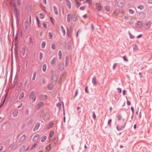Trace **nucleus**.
I'll return each mask as SVG.
<instances>
[{
	"mask_svg": "<svg viewBox=\"0 0 152 152\" xmlns=\"http://www.w3.org/2000/svg\"><path fill=\"white\" fill-rule=\"evenodd\" d=\"M118 118L119 122L117 126V129L118 131H120L123 129L125 127L126 124V121L125 120L124 118L120 115L118 116Z\"/></svg>",
	"mask_w": 152,
	"mask_h": 152,
	"instance_id": "nucleus-1",
	"label": "nucleus"
},
{
	"mask_svg": "<svg viewBox=\"0 0 152 152\" xmlns=\"http://www.w3.org/2000/svg\"><path fill=\"white\" fill-rule=\"evenodd\" d=\"M40 116L42 117L45 120L48 119L50 117L49 113L45 111H42L40 114Z\"/></svg>",
	"mask_w": 152,
	"mask_h": 152,
	"instance_id": "nucleus-2",
	"label": "nucleus"
},
{
	"mask_svg": "<svg viewBox=\"0 0 152 152\" xmlns=\"http://www.w3.org/2000/svg\"><path fill=\"white\" fill-rule=\"evenodd\" d=\"M151 25V22L150 21H147L145 22L144 26V28L146 30H148L150 28Z\"/></svg>",
	"mask_w": 152,
	"mask_h": 152,
	"instance_id": "nucleus-3",
	"label": "nucleus"
},
{
	"mask_svg": "<svg viewBox=\"0 0 152 152\" xmlns=\"http://www.w3.org/2000/svg\"><path fill=\"white\" fill-rule=\"evenodd\" d=\"M124 0H119L117 2V5L119 7H121L124 6Z\"/></svg>",
	"mask_w": 152,
	"mask_h": 152,
	"instance_id": "nucleus-4",
	"label": "nucleus"
},
{
	"mask_svg": "<svg viewBox=\"0 0 152 152\" xmlns=\"http://www.w3.org/2000/svg\"><path fill=\"white\" fill-rule=\"evenodd\" d=\"M25 48L23 47H22L20 50V55L21 57L25 56Z\"/></svg>",
	"mask_w": 152,
	"mask_h": 152,
	"instance_id": "nucleus-5",
	"label": "nucleus"
},
{
	"mask_svg": "<svg viewBox=\"0 0 152 152\" xmlns=\"http://www.w3.org/2000/svg\"><path fill=\"white\" fill-rule=\"evenodd\" d=\"M143 23L140 21H138L136 24V27L137 28H140L142 27Z\"/></svg>",
	"mask_w": 152,
	"mask_h": 152,
	"instance_id": "nucleus-6",
	"label": "nucleus"
},
{
	"mask_svg": "<svg viewBox=\"0 0 152 152\" xmlns=\"http://www.w3.org/2000/svg\"><path fill=\"white\" fill-rule=\"evenodd\" d=\"M30 98L31 102H34L36 99V96L34 93H31L30 95Z\"/></svg>",
	"mask_w": 152,
	"mask_h": 152,
	"instance_id": "nucleus-7",
	"label": "nucleus"
},
{
	"mask_svg": "<svg viewBox=\"0 0 152 152\" xmlns=\"http://www.w3.org/2000/svg\"><path fill=\"white\" fill-rule=\"evenodd\" d=\"M96 8L98 11L101 10L102 9V7L101 4L99 3H96Z\"/></svg>",
	"mask_w": 152,
	"mask_h": 152,
	"instance_id": "nucleus-8",
	"label": "nucleus"
},
{
	"mask_svg": "<svg viewBox=\"0 0 152 152\" xmlns=\"http://www.w3.org/2000/svg\"><path fill=\"white\" fill-rule=\"evenodd\" d=\"M28 149V147L26 148L25 146H23L20 149V152H24L25 151H27Z\"/></svg>",
	"mask_w": 152,
	"mask_h": 152,
	"instance_id": "nucleus-9",
	"label": "nucleus"
},
{
	"mask_svg": "<svg viewBox=\"0 0 152 152\" xmlns=\"http://www.w3.org/2000/svg\"><path fill=\"white\" fill-rule=\"evenodd\" d=\"M12 114L14 117H16L17 116L18 114V110L16 109H14L12 112Z\"/></svg>",
	"mask_w": 152,
	"mask_h": 152,
	"instance_id": "nucleus-10",
	"label": "nucleus"
},
{
	"mask_svg": "<svg viewBox=\"0 0 152 152\" xmlns=\"http://www.w3.org/2000/svg\"><path fill=\"white\" fill-rule=\"evenodd\" d=\"M44 104V103L42 102H39L36 106V108L37 109H39L40 108L42 107Z\"/></svg>",
	"mask_w": 152,
	"mask_h": 152,
	"instance_id": "nucleus-11",
	"label": "nucleus"
},
{
	"mask_svg": "<svg viewBox=\"0 0 152 152\" xmlns=\"http://www.w3.org/2000/svg\"><path fill=\"white\" fill-rule=\"evenodd\" d=\"M42 100H44L47 98V96L46 95H41L39 97Z\"/></svg>",
	"mask_w": 152,
	"mask_h": 152,
	"instance_id": "nucleus-12",
	"label": "nucleus"
},
{
	"mask_svg": "<svg viewBox=\"0 0 152 152\" xmlns=\"http://www.w3.org/2000/svg\"><path fill=\"white\" fill-rule=\"evenodd\" d=\"M39 135L38 134H36L33 138V141L35 142L37 141L39 139Z\"/></svg>",
	"mask_w": 152,
	"mask_h": 152,
	"instance_id": "nucleus-13",
	"label": "nucleus"
},
{
	"mask_svg": "<svg viewBox=\"0 0 152 152\" xmlns=\"http://www.w3.org/2000/svg\"><path fill=\"white\" fill-rule=\"evenodd\" d=\"M26 135L25 134H23L20 137V142L23 141L26 139Z\"/></svg>",
	"mask_w": 152,
	"mask_h": 152,
	"instance_id": "nucleus-14",
	"label": "nucleus"
},
{
	"mask_svg": "<svg viewBox=\"0 0 152 152\" xmlns=\"http://www.w3.org/2000/svg\"><path fill=\"white\" fill-rule=\"evenodd\" d=\"M133 50L135 51L138 50V47L137 45L136 44H134L132 45Z\"/></svg>",
	"mask_w": 152,
	"mask_h": 152,
	"instance_id": "nucleus-15",
	"label": "nucleus"
},
{
	"mask_svg": "<svg viewBox=\"0 0 152 152\" xmlns=\"http://www.w3.org/2000/svg\"><path fill=\"white\" fill-rule=\"evenodd\" d=\"M56 59L55 58H53L51 61L50 63L51 65H54L56 62Z\"/></svg>",
	"mask_w": 152,
	"mask_h": 152,
	"instance_id": "nucleus-16",
	"label": "nucleus"
},
{
	"mask_svg": "<svg viewBox=\"0 0 152 152\" xmlns=\"http://www.w3.org/2000/svg\"><path fill=\"white\" fill-rule=\"evenodd\" d=\"M92 82L94 85H96L97 83L96 79L95 77L93 78L92 79Z\"/></svg>",
	"mask_w": 152,
	"mask_h": 152,
	"instance_id": "nucleus-17",
	"label": "nucleus"
},
{
	"mask_svg": "<svg viewBox=\"0 0 152 152\" xmlns=\"http://www.w3.org/2000/svg\"><path fill=\"white\" fill-rule=\"evenodd\" d=\"M39 126H40V124L39 123H37L36 124V125H35V126L34 128V131H35V130H37L39 128Z\"/></svg>",
	"mask_w": 152,
	"mask_h": 152,
	"instance_id": "nucleus-18",
	"label": "nucleus"
},
{
	"mask_svg": "<svg viewBox=\"0 0 152 152\" xmlns=\"http://www.w3.org/2000/svg\"><path fill=\"white\" fill-rule=\"evenodd\" d=\"M17 148V145L16 144H14L11 147V149L12 150H14Z\"/></svg>",
	"mask_w": 152,
	"mask_h": 152,
	"instance_id": "nucleus-19",
	"label": "nucleus"
},
{
	"mask_svg": "<svg viewBox=\"0 0 152 152\" xmlns=\"http://www.w3.org/2000/svg\"><path fill=\"white\" fill-rule=\"evenodd\" d=\"M24 94L23 92H22L20 94L19 97V99H21L23 98L24 97Z\"/></svg>",
	"mask_w": 152,
	"mask_h": 152,
	"instance_id": "nucleus-20",
	"label": "nucleus"
},
{
	"mask_svg": "<svg viewBox=\"0 0 152 152\" xmlns=\"http://www.w3.org/2000/svg\"><path fill=\"white\" fill-rule=\"evenodd\" d=\"M14 11L15 12L17 15H18L19 14V11L15 7L13 8Z\"/></svg>",
	"mask_w": 152,
	"mask_h": 152,
	"instance_id": "nucleus-21",
	"label": "nucleus"
},
{
	"mask_svg": "<svg viewBox=\"0 0 152 152\" xmlns=\"http://www.w3.org/2000/svg\"><path fill=\"white\" fill-rule=\"evenodd\" d=\"M53 124V123H49L47 126V128L48 129H50L52 127Z\"/></svg>",
	"mask_w": 152,
	"mask_h": 152,
	"instance_id": "nucleus-22",
	"label": "nucleus"
},
{
	"mask_svg": "<svg viewBox=\"0 0 152 152\" xmlns=\"http://www.w3.org/2000/svg\"><path fill=\"white\" fill-rule=\"evenodd\" d=\"M71 19L74 21H75L76 20V17L75 15H72L71 16Z\"/></svg>",
	"mask_w": 152,
	"mask_h": 152,
	"instance_id": "nucleus-23",
	"label": "nucleus"
},
{
	"mask_svg": "<svg viewBox=\"0 0 152 152\" xmlns=\"http://www.w3.org/2000/svg\"><path fill=\"white\" fill-rule=\"evenodd\" d=\"M54 11L56 15H58V10L57 8L55 6H54L53 7Z\"/></svg>",
	"mask_w": 152,
	"mask_h": 152,
	"instance_id": "nucleus-24",
	"label": "nucleus"
},
{
	"mask_svg": "<svg viewBox=\"0 0 152 152\" xmlns=\"http://www.w3.org/2000/svg\"><path fill=\"white\" fill-rule=\"evenodd\" d=\"M61 31L62 32V33L63 34V35L64 36L65 35L66 33L64 29L62 26H61Z\"/></svg>",
	"mask_w": 152,
	"mask_h": 152,
	"instance_id": "nucleus-25",
	"label": "nucleus"
},
{
	"mask_svg": "<svg viewBox=\"0 0 152 152\" xmlns=\"http://www.w3.org/2000/svg\"><path fill=\"white\" fill-rule=\"evenodd\" d=\"M59 69L60 71H62L64 69V66L62 64H60L59 66Z\"/></svg>",
	"mask_w": 152,
	"mask_h": 152,
	"instance_id": "nucleus-26",
	"label": "nucleus"
},
{
	"mask_svg": "<svg viewBox=\"0 0 152 152\" xmlns=\"http://www.w3.org/2000/svg\"><path fill=\"white\" fill-rule=\"evenodd\" d=\"M39 18L41 19H43L45 17V15L44 14L40 13L39 14Z\"/></svg>",
	"mask_w": 152,
	"mask_h": 152,
	"instance_id": "nucleus-27",
	"label": "nucleus"
},
{
	"mask_svg": "<svg viewBox=\"0 0 152 152\" xmlns=\"http://www.w3.org/2000/svg\"><path fill=\"white\" fill-rule=\"evenodd\" d=\"M28 22L27 21H26L24 23V25L25 27V29H27L28 28Z\"/></svg>",
	"mask_w": 152,
	"mask_h": 152,
	"instance_id": "nucleus-28",
	"label": "nucleus"
},
{
	"mask_svg": "<svg viewBox=\"0 0 152 152\" xmlns=\"http://www.w3.org/2000/svg\"><path fill=\"white\" fill-rule=\"evenodd\" d=\"M36 75V72H34V73L33 74V77L32 79V81H34L35 80Z\"/></svg>",
	"mask_w": 152,
	"mask_h": 152,
	"instance_id": "nucleus-29",
	"label": "nucleus"
},
{
	"mask_svg": "<svg viewBox=\"0 0 152 152\" xmlns=\"http://www.w3.org/2000/svg\"><path fill=\"white\" fill-rule=\"evenodd\" d=\"M46 69V64H44L42 67V70L43 72H45Z\"/></svg>",
	"mask_w": 152,
	"mask_h": 152,
	"instance_id": "nucleus-30",
	"label": "nucleus"
},
{
	"mask_svg": "<svg viewBox=\"0 0 152 152\" xmlns=\"http://www.w3.org/2000/svg\"><path fill=\"white\" fill-rule=\"evenodd\" d=\"M75 2L77 6L78 7L80 5V4L79 2L78 1L76 0H75Z\"/></svg>",
	"mask_w": 152,
	"mask_h": 152,
	"instance_id": "nucleus-31",
	"label": "nucleus"
},
{
	"mask_svg": "<svg viewBox=\"0 0 152 152\" xmlns=\"http://www.w3.org/2000/svg\"><path fill=\"white\" fill-rule=\"evenodd\" d=\"M58 56H59V60H60V59H61V51L60 50H59L58 51Z\"/></svg>",
	"mask_w": 152,
	"mask_h": 152,
	"instance_id": "nucleus-32",
	"label": "nucleus"
},
{
	"mask_svg": "<svg viewBox=\"0 0 152 152\" xmlns=\"http://www.w3.org/2000/svg\"><path fill=\"white\" fill-rule=\"evenodd\" d=\"M46 149L48 151H49L50 150L51 147L50 145H49L46 147Z\"/></svg>",
	"mask_w": 152,
	"mask_h": 152,
	"instance_id": "nucleus-33",
	"label": "nucleus"
},
{
	"mask_svg": "<svg viewBox=\"0 0 152 152\" xmlns=\"http://www.w3.org/2000/svg\"><path fill=\"white\" fill-rule=\"evenodd\" d=\"M123 60L124 61H125L126 62H127L128 61V60L126 57V56H123Z\"/></svg>",
	"mask_w": 152,
	"mask_h": 152,
	"instance_id": "nucleus-34",
	"label": "nucleus"
},
{
	"mask_svg": "<svg viewBox=\"0 0 152 152\" xmlns=\"http://www.w3.org/2000/svg\"><path fill=\"white\" fill-rule=\"evenodd\" d=\"M67 6H68V7L69 9L70 8L71 6V3L69 1H67Z\"/></svg>",
	"mask_w": 152,
	"mask_h": 152,
	"instance_id": "nucleus-35",
	"label": "nucleus"
},
{
	"mask_svg": "<svg viewBox=\"0 0 152 152\" xmlns=\"http://www.w3.org/2000/svg\"><path fill=\"white\" fill-rule=\"evenodd\" d=\"M47 138V136H44L43 137H42V138L41 140V141L42 142H44V141H45Z\"/></svg>",
	"mask_w": 152,
	"mask_h": 152,
	"instance_id": "nucleus-36",
	"label": "nucleus"
},
{
	"mask_svg": "<svg viewBox=\"0 0 152 152\" xmlns=\"http://www.w3.org/2000/svg\"><path fill=\"white\" fill-rule=\"evenodd\" d=\"M53 87V85L52 84H50L48 87V88L49 90H51Z\"/></svg>",
	"mask_w": 152,
	"mask_h": 152,
	"instance_id": "nucleus-37",
	"label": "nucleus"
},
{
	"mask_svg": "<svg viewBox=\"0 0 152 152\" xmlns=\"http://www.w3.org/2000/svg\"><path fill=\"white\" fill-rule=\"evenodd\" d=\"M138 9H140V10L143 9L144 8V7L142 5H140L137 7Z\"/></svg>",
	"mask_w": 152,
	"mask_h": 152,
	"instance_id": "nucleus-38",
	"label": "nucleus"
},
{
	"mask_svg": "<svg viewBox=\"0 0 152 152\" xmlns=\"http://www.w3.org/2000/svg\"><path fill=\"white\" fill-rule=\"evenodd\" d=\"M86 1L88 3L89 5H91L92 4L91 0H86Z\"/></svg>",
	"mask_w": 152,
	"mask_h": 152,
	"instance_id": "nucleus-39",
	"label": "nucleus"
},
{
	"mask_svg": "<svg viewBox=\"0 0 152 152\" xmlns=\"http://www.w3.org/2000/svg\"><path fill=\"white\" fill-rule=\"evenodd\" d=\"M45 45V42H43L42 44V48H44Z\"/></svg>",
	"mask_w": 152,
	"mask_h": 152,
	"instance_id": "nucleus-40",
	"label": "nucleus"
},
{
	"mask_svg": "<svg viewBox=\"0 0 152 152\" xmlns=\"http://www.w3.org/2000/svg\"><path fill=\"white\" fill-rule=\"evenodd\" d=\"M56 48L55 45L54 43H52L51 45V48L54 50Z\"/></svg>",
	"mask_w": 152,
	"mask_h": 152,
	"instance_id": "nucleus-41",
	"label": "nucleus"
},
{
	"mask_svg": "<svg viewBox=\"0 0 152 152\" xmlns=\"http://www.w3.org/2000/svg\"><path fill=\"white\" fill-rule=\"evenodd\" d=\"M61 103H57V104H56V106L58 107V108L59 109H60V107L61 106Z\"/></svg>",
	"mask_w": 152,
	"mask_h": 152,
	"instance_id": "nucleus-42",
	"label": "nucleus"
},
{
	"mask_svg": "<svg viewBox=\"0 0 152 152\" xmlns=\"http://www.w3.org/2000/svg\"><path fill=\"white\" fill-rule=\"evenodd\" d=\"M129 35L130 39H132L134 38V36L132 35L130 33H129Z\"/></svg>",
	"mask_w": 152,
	"mask_h": 152,
	"instance_id": "nucleus-43",
	"label": "nucleus"
},
{
	"mask_svg": "<svg viewBox=\"0 0 152 152\" xmlns=\"http://www.w3.org/2000/svg\"><path fill=\"white\" fill-rule=\"evenodd\" d=\"M129 12L130 13V14H133L134 13V10H132V9H129Z\"/></svg>",
	"mask_w": 152,
	"mask_h": 152,
	"instance_id": "nucleus-44",
	"label": "nucleus"
},
{
	"mask_svg": "<svg viewBox=\"0 0 152 152\" xmlns=\"http://www.w3.org/2000/svg\"><path fill=\"white\" fill-rule=\"evenodd\" d=\"M50 20L51 22L53 24H54V19L51 17H50Z\"/></svg>",
	"mask_w": 152,
	"mask_h": 152,
	"instance_id": "nucleus-45",
	"label": "nucleus"
},
{
	"mask_svg": "<svg viewBox=\"0 0 152 152\" xmlns=\"http://www.w3.org/2000/svg\"><path fill=\"white\" fill-rule=\"evenodd\" d=\"M112 120L111 119H110L108 121V122H107V124L108 125H109L110 126H111V122Z\"/></svg>",
	"mask_w": 152,
	"mask_h": 152,
	"instance_id": "nucleus-46",
	"label": "nucleus"
},
{
	"mask_svg": "<svg viewBox=\"0 0 152 152\" xmlns=\"http://www.w3.org/2000/svg\"><path fill=\"white\" fill-rule=\"evenodd\" d=\"M105 10L107 11H109L110 10V7L109 6H107L105 7Z\"/></svg>",
	"mask_w": 152,
	"mask_h": 152,
	"instance_id": "nucleus-47",
	"label": "nucleus"
},
{
	"mask_svg": "<svg viewBox=\"0 0 152 152\" xmlns=\"http://www.w3.org/2000/svg\"><path fill=\"white\" fill-rule=\"evenodd\" d=\"M54 132H52L50 133L49 136L50 137H52L53 135Z\"/></svg>",
	"mask_w": 152,
	"mask_h": 152,
	"instance_id": "nucleus-48",
	"label": "nucleus"
},
{
	"mask_svg": "<svg viewBox=\"0 0 152 152\" xmlns=\"http://www.w3.org/2000/svg\"><path fill=\"white\" fill-rule=\"evenodd\" d=\"M17 2L18 4L20 6L21 5V0H17Z\"/></svg>",
	"mask_w": 152,
	"mask_h": 152,
	"instance_id": "nucleus-49",
	"label": "nucleus"
},
{
	"mask_svg": "<svg viewBox=\"0 0 152 152\" xmlns=\"http://www.w3.org/2000/svg\"><path fill=\"white\" fill-rule=\"evenodd\" d=\"M117 65V63H114L113 64V69H115V67Z\"/></svg>",
	"mask_w": 152,
	"mask_h": 152,
	"instance_id": "nucleus-50",
	"label": "nucleus"
},
{
	"mask_svg": "<svg viewBox=\"0 0 152 152\" xmlns=\"http://www.w3.org/2000/svg\"><path fill=\"white\" fill-rule=\"evenodd\" d=\"M31 7L30 6H28L27 8V9L28 11H29L31 9Z\"/></svg>",
	"mask_w": 152,
	"mask_h": 152,
	"instance_id": "nucleus-51",
	"label": "nucleus"
},
{
	"mask_svg": "<svg viewBox=\"0 0 152 152\" xmlns=\"http://www.w3.org/2000/svg\"><path fill=\"white\" fill-rule=\"evenodd\" d=\"M68 47H67V48H71V44L70 43V42L68 43Z\"/></svg>",
	"mask_w": 152,
	"mask_h": 152,
	"instance_id": "nucleus-52",
	"label": "nucleus"
},
{
	"mask_svg": "<svg viewBox=\"0 0 152 152\" xmlns=\"http://www.w3.org/2000/svg\"><path fill=\"white\" fill-rule=\"evenodd\" d=\"M36 20H37V23L38 24V26H39V20L38 18L37 17H36Z\"/></svg>",
	"mask_w": 152,
	"mask_h": 152,
	"instance_id": "nucleus-53",
	"label": "nucleus"
},
{
	"mask_svg": "<svg viewBox=\"0 0 152 152\" xmlns=\"http://www.w3.org/2000/svg\"><path fill=\"white\" fill-rule=\"evenodd\" d=\"M93 117L94 118V119L96 118V115L95 114V113L94 112H93Z\"/></svg>",
	"mask_w": 152,
	"mask_h": 152,
	"instance_id": "nucleus-54",
	"label": "nucleus"
},
{
	"mask_svg": "<svg viewBox=\"0 0 152 152\" xmlns=\"http://www.w3.org/2000/svg\"><path fill=\"white\" fill-rule=\"evenodd\" d=\"M49 38L50 39H51L52 38V34L51 33H49Z\"/></svg>",
	"mask_w": 152,
	"mask_h": 152,
	"instance_id": "nucleus-55",
	"label": "nucleus"
},
{
	"mask_svg": "<svg viewBox=\"0 0 152 152\" xmlns=\"http://www.w3.org/2000/svg\"><path fill=\"white\" fill-rule=\"evenodd\" d=\"M42 25L44 28H47V25L45 23H43Z\"/></svg>",
	"mask_w": 152,
	"mask_h": 152,
	"instance_id": "nucleus-56",
	"label": "nucleus"
},
{
	"mask_svg": "<svg viewBox=\"0 0 152 152\" xmlns=\"http://www.w3.org/2000/svg\"><path fill=\"white\" fill-rule=\"evenodd\" d=\"M85 8V6H82L80 7V9L82 10H83Z\"/></svg>",
	"mask_w": 152,
	"mask_h": 152,
	"instance_id": "nucleus-57",
	"label": "nucleus"
},
{
	"mask_svg": "<svg viewBox=\"0 0 152 152\" xmlns=\"http://www.w3.org/2000/svg\"><path fill=\"white\" fill-rule=\"evenodd\" d=\"M77 94H78L77 90H76L75 92V95L74 96V97H75L76 96H77Z\"/></svg>",
	"mask_w": 152,
	"mask_h": 152,
	"instance_id": "nucleus-58",
	"label": "nucleus"
},
{
	"mask_svg": "<svg viewBox=\"0 0 152 152\" xmlns=\"http://www.w3.org/2000/svg\"><path fill=\"white\" fill-rule=\"evenodd\" d=\"M32 122H33V121H32V120H30L29 121V122H28V124H31V123H32Z\"/></svg>",
	"mask_w": 152,
	"mask_h": 152,
	"instance_id": "nucleus-59",
	"label": "nucleus"
},
{
	"mask_svg": "<svg viewBox=\"0 0 152 152\" xmlns=\"http://www.w3.org/2000/svg\"><path fill=\"white\" fill-rule=\"evenodd\" d=\"M142 37V34H140L137 36V38H141Z\"/></svg>",
	"mask_w": 152,
	"mask_h": 152,
	"instance_id": "nucleus-60",
	"label": "nucleus"
},
{
	"mask_svg": "<svg viewBox=\"0 0 152 152\" xmlns=\"http://www.w3.org/2000/svg\"><path fill=\"white\" fill-rule=\"evenodd\" d=\"M117 90L118 91V92L119 93H121V89L120 88H117Z\"/></svg>",
	"mask_w": 152,
	"mask_h": 152,
	"instance_id": "nucleus-61",
	"label": "nucleus"
},
{
	"mask_svg": "<svg viewBox=\"0 0 152 152\" xmlns=\"http://www.w3.org/2000/svg\"><path fill=\"white\" fill-rule=\"evenodd\" d=\"M43 3L45 5L47 4L46 0H42Z\"/></svg>",
	"mask_w": 152,
	"mask_h": 152,
	"instance_id": "nucleus-62",
	"label": "nucleus"
},
{
	"mask_svg": "<svg viewBox=\"0 0 152 152\" xmlns=\"http://www.w3.org/2000/svg\"><path fill=\"white\" fill-rule=\"evenodd\" d=\"M36 145V143H35L34 145H33L31 147V148H30V149H32L34 148L35 146Z\"/></svg>",
	"mask_w": 152,
	"mask_h": 152,
	"instance_id": "nucleus-63",
	"label": "nucleus"
},
{
	"mask_svg": "<svg viewBox=\"0 0 152 152\" xmlns=\"http://www.w3.org/2000/svg\"><path fill=\"white\" fill-rule=\"evenodd\" d=\"M81 32V31L80 30H78V31H77V34H76V35H77V36H78V34L79 33H80V32Z\"/></svg>",
	"mask_w": 152,
	"mask_h": 152,
	"instance_id": "nucleus-64",
	"label": "nucleus"
}]
</instances>
